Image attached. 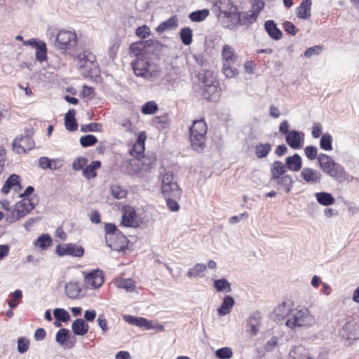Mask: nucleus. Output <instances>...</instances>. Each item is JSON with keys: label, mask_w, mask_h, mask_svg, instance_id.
<instances>
[{"label": "nucleus", "mask_w": 359, "mask_h": 359, "mask_svg": "<svg viewBox=\"0 0 359 359\" xmlns=\"http://www.w3.org/2000/svg\"><path fill=\"white\" fill-rule=\"evenodd\" d=\"M157 44V41H146L133 43L130 46V52L137 57L132 62L134 73L137 76L147 79L156 80L161 77L159 67L147 56V46Z\"/></svg>", "instance_id": "obj_1"}, {"label": "nucleus", "mask_w": 359, "mask_h": 359, "mask_svg": "<svg viewBox=\"0 0 359 359\" xmlns=\"http://www.w3.org/2000/svg\"><path fill=\"white\" fill-rule=\"evenodd\" d=\"M315 318L305 306H298L290 312L285 325L292 330L300 327H309L314 325Z\"/></svg>", "instance_id": "obj_2"}, {"label": "nucleus", "mask_w": 359, "mask_h": 359, "mask_svg": "<svg viewBox=\"0 0 359 359\" xmlns=\"http://www.w3.org/2000/svg\"><path fill=\"white\" fill-rule=\"evenodd\" d=\"M318 161L320 168L330 177L338 180L343 181L346 178L344 168L336 163L330 156L325 154H320L318 156Z\"/></svg>", "instance_id": "obj_3"}, {"label": "nucleus", "mask_w": 359, "mask_h": 359, "mask_svg": "<svg viewBox=\"0 0 359 359\" xmlns=\"http://www.w3.org/2000/svg\"><path fill=\"white\" fill-rule=\"evenodd\" d=\"M161 190L164 197H173L178 198L181 196V190L175 180L173 172L167 169H162L160 172Z\"/></svg>", "instance_id": "obj_4"}, {"label": "nucleus", "mask_w": 359, "mask_h": 359, "mask_svg": "<svg viewBox=\"0 0 359 359\" xmlns=\"http://www.w3.org/2000/svg\"><path fill=\"white\" fill-rule=\"evenodd\" d=\"M190 141L193 149L196 151L202 150L205 145L207 125L201 119L194 121L189 129Z\"/></svg>", "instance_id": "obj_5"}, {"label": "nucleus", "mask_w": 359, "mask_h": 359, "mask_svg": "<svg viewBox=\"0 0 359 359\" xmlns=\"http://www.w3.org/2000/svg\"><path fill=\"white\" fill-rule=\"evenodd\" d=\"M201 95L206 100L215 99L218 93V81L212 72L206 71L199 74Z\"/></svg>", "instance_id": "obj_6"}, {"label": "nucleus", "mask_w": 359, "mask_h": 359, "mask_svg": "<svg viewBox=\"0 0 359 359\" xmlns=\"http://www.w3.org/2000/svg\"><path fill=\"white\" fill-rule=\"evenodd\" d=\"M78 38L73 30H60L56 36L55 46L58 49H72L76 46Z\"/></svg>", "instance_id": "obj_7"}, {"label": "nucleus", "mask_w": 359, "mask_h": 359, "mask_svg": "<svg viewBox=\"0 0 359 359\" xmlns=\"http://www.w3.org/2000/svg\"><path fill=\"white\" fill-rule=\"evenodd\" d=\"M34 207L35 204L30 198H24L15 205V208L8 219L10 222H15L31 212Z\"/></svg>", "instance_id": "obj_8"}, {"label": "nucleus", "mask_w": 359, "mask_h": 359, "mask_svg": "<svg viewBox=\"0 0 359 359\" xmlns=\"http://www.w3.org/2000/svg\"><path fill=\"white\" fill-rule=\"evenodd\" d=\"M79 60V68L85 76H88L93 73V70L96 68L95 63V55L88 50H83L76 55Z\"/></svg>", "instance_id": "obj_9"}, {"label": "nucleus", "mask_w": 359, "mask_h": 359, "mask_svg": "<svg viewBox=\"0 0 359 359\" xmlns=\"http://www.w3.org/2000/svg\"><path fill=\"white\" fill-rule=\"evenodd\" d=\"M156 163V158L151 156H143L141 160L130 161L131 168L128 170L130 175H136L140 177L143 176V171H147L152 168Z\"/></svg>", "instance_id": "obj_10"}, {"label": "nucleus", "mask_w": 359, "mask_h": 359, "mask_svg": "<svg viewBox=\"0 0 359 359\" xmlns=\"http://www.w3.org/2000/svg\"><path fill=\"white\" fill-rule=\"evenodd\" d=\"M121 224L126 227H136L139 224L136 211L130 205H125L122 208Z\"/></svg>", "instance_id": "obj_11"}, {"label": "nucleus", "mask_w": 359, "mask_h": 359, "mask_svg": "<svg viewBox=\"0 0 359 359\" xmlns=\"http://www.w3.org/2000/svg\"><path fill=\"white\" fill-rule=\"evenodd\" d=\"M299 176L302 181L309 184H319L322 180V174L318 170L309 167L303 168Z\"/></svg>", "instance_id": "obj_12"}, {"label": "nucleus", "mask_w": 359, "mask_h": 359, "mask_svg": "<svg viewBox=\"0 0 359 359\" xmlns=\"http://www.w3.org/2000/svg\"><path fill=\"white\" fill-rule=\"evenodd\" d=\"M128 240L126 236L121 233H118L115 236L107 237V241H106L107 245L111 250L115 251H124L128 248Z\"/></svg>", "instance_id": "obj_13"}, {"label": "nucleus", "mask_w": 359, "mask_h": 359, "mask_svg": "<svg viewBox=\"0 0 359 359\" xmlns=\"http://www.w3.org/2000/svg\"><path fill=\"white\" fill-rule=\"evenodd\" d=\"M56 252L58 255H71L80 257L83 255V249L76 244H62L57 246Z\"/></svg>", "instance_id": "obj_14"}, {"label": "nucleus", "mask_w": 359, "mask_h": 359, "mask_svg": "<svg viewBox=\"0 0 359 359\" xmlns=\"http://www.w3.org/2000/svg\"><path fill=\"white\" fill-rule=\"evenodd\" d=\"M85 284L86 287L90 289H96L100 287L104 283V276L102 271L94 270L85 276Z\"/></svg>", "instance_id": "obj_15"}, {"label": "nucleus", "mask_w": 359, "mask_h": 359, "mask_svg": "<svg viewBox=\"0 0 359 359\" xmlns=\"http://www.w3.org/2000/svg\"><path fill=\"white\" fill-rule=\"evenodd\" d=\"M341 335L348 340L359 338V325L353 320L347 322L340 331Z\"/></svg>", "instance_id": "obj_16"}, {"label": "nucleus", "mask_w": 359, "mask_h": 359, "mask_svg": "<svg viewBox=\"0 0 359 359\" xmlns=\"http://www.w3.org/2000/svg\"><path fill=\"white\" fill-rule=\"evenodd\" d=\"M262 323V316L259 312L252 313L247 320L246 330L251 336L257 334Z\"/></svg>", "instance_id": "obj_17"}, {"label": "nucleus", "mask_w": 359, "mask_h": 359, "mask_svg": "<svg viewBox=\"0 0 359 359\" xmlns=\"http://www.w3.org/2000/svg\"><path fill=\"white\" fill-rule=\"evenodd\" d=\"M285 141L292 149H300L304 143V134L297 130L290 131L285 137Z\"/></svg>", "instance_id": "obj_18"}, {"label": "nucleus", "mask_w": 359, "mask_h": 359, "mask_svg": "<svg viewBox=\"0 0 359 359\" xmlns=\"http://www.w3.org/2000/svg\"><path fill=\"white\" fill-rule=\"evenodd\" d=\"M292 311L290 304L286 302H282L274 308L273 315L276 320L280 321L283 318H289V315Z\"/></svg>", "instance_id": "obj_19"}, {"label": "nucleus", "mask_w": 359, "mask_h": 359, "mask_svg": "<svg viewBox=\"0 0 359 359\" xmlns=\"http://www.w3.org/2000/svg\"><path fill=\"white\" fill-rule=\"evenodd\" d=\"M221 57L222 64L235 63L238 57L233 48L229 44L223 46Z\"/></svg>", "instance_id": "obj_20"}, {"label": "nucleus", "mask_w": 359, "mask_h": 359, "mask_svg": "<svg viewBox=\"0 0 359 359\" xmlns=\"http://www.w3.org/2000/svg\"><path fill=\"white\" fill-rule=\"evenodd\" d=\"M11 189H13L15 192H18L21 189L19 176L15 174L11 175L7 179L1 191L4 194H7Z\"/></svg>", "instance_id": "obj_21"}, {"label": "nucleus", "mask_w": 359, "mask_h": 359, "mask_svg": "<svg viewBox=\"0 0 359 359\" xmlns=\"http://www.w3.org/2000/svg\"><path fill=\"white\" fill-rule=\"evenodd\" d=\"M311 0H302L300 5L296 9V14L299 18L307 20L311 17Z\"/></svg>", "instance_id": "obj_22"}, {"label": "nucleus", "mask_w": 359, "mask_h": 359, "mask_svg": "<svg viewBox=\"0 0 359 359\" xmlns=\"http://www.w3.org/2000/svg\"><path fill=\"white\" fill-rule=\"evenodd\" d=\"M273 181H275L278 189L284 190L286 193H289L292 187L293 180L290 175H285L279 178H276Z\"/></svg>", "instance_id": "obj_23"}, {"label": "nucleus", "mask_w": 359, "mask_h": 359, "mask_svg": "<svg viewBox=\"0 0 359 359\" xmlns=\"http://www.w3.org/2000/svg\"><path fill=\"white\" fill-rule=\"evenodd\" d=\"M285 164L287 169L293 172H297L302 168V158L298 154H295L293 156L287 157Z\"/></svg>", "instance_id": "obj_24"}, {"label": "nucleus", "mask_w": 359, "mask_h": 359, "mask_svg": "<svg viewBox=\"0 0 359 359\" xmlns=\"http://www.w3.org/2000/svg\"><path fill=\"white\" fill-rule=\"evenodd\" d=\"M285 164L279 161H275L271 166V178L270 182H273L276 178H279L284 175L286 172Z\"/></svg>", "instance_id": "obj_25"}, {"label": "nucleus", "mask_w": 359, "mask_h": 359, "mask_svg": "<svg viewBox=\"0 0 359 359\" xmlns=\"http://www.w3.org/2000/svg\"><path fill=\"white\" fill-rule=\"evenodd\" d=\"M101 167V162L94 161L83 170V176L88 180L95 178L97 176L96 170Z\"/></svg>", "instance_id": "obj_26"}, {"label": "nucleus", "mask_w": 359, "mask_h": 359, "mask_svg": "<svg viewBox=\"0 0 359 359\" xmlns=\"http://www.w3.org/2000/svg\"><path fill=\"white\" fill-rule=\"evenodd\" d=\"M235 304L233 298L231 296H226L222 302L221 306L217 309L219 316H224L229 313Z\"/></svg>", "instance_id": "obj_27"}, {"label": "nucleus", "mask_w": 359, "mask_h": 359, "mask_svg": "<svg viewBox=\"0 0 359 359\" xmlns=\"http://www.w3.org/2000/svg\"><path fill=\"white\" fill-rule=\"evenodd\" d=\"M65 292L67 295L72 299L79 297L81 288L80 284L76 281H71L66 284Z\"/></svg>", "instance_id": "obj_28"}, {"label": "nucleus", "mask_w": 359, "mask_h": 359, "mask_svg": "<svg viewBox=\"0 0 359 359\" xmlns=\"http://www.w3.org/2000/svg\"><path fill=\"white\" fill-rule=\"evenodd\" d=\"M264 27L269 35L275 40H278L282 37L281 31L278 29L273 20H267L264 23Z\"/></svg>", "instance_id": "obj_29"}, {"label": "nucleus", "mask_w": 359, "mask_h": 359, "mask_svg": "<svg viewBox=\"0 0 359 359\" xmlns=\"http://www.w3.org/2000/svg\"><path fill=\"white\" fill-rule=\"evenodd\" d=\"M74 333L76 335L83 336L88 331V325L84 320L79 318L74 320L72 325Z\"/></svg>", "instance_id": "obj_30"}, {"label": "nucleus", "mask_w": 359, "mask_h": 359, "mask_svg": "<svg viewBox=\"0 0 359 359\" xmlns=\"http://www.w3.org/2000/svg\"><path fill=\"white\" fill-rule=\"evenodd\" d=\"M178 25V20L176 16L170 18L166 21L161 22L156 29L158 32H163L166 30L175 29Z\"/></svg>", "instance_id": "obj_31"}, {"label": "nucleus", "mask_w": 359, "mask_h": 359, "mask_svg": "<svg viewBox=\"0 0 359 359\" xmlns=\"http://www.w3.org/2000/svg\"><path fill=\"white\" fill-rule=\"evenodd\" d=\"M75 114L76 111L74 109H69L65 114V126L69 131H75L77 130L78 126L75 119Z\"/></svg>", "instance_id": "obj_32"}, {"label": "nucleus", "mask_w": 359, "mask_h": 359, "mask_svg": "<svg viewBox=\"0 0 359 359\" xmlns=\"http://www.w3.org/2000/svg\"><path fill=\"white\" fill-rule=\"evenodd\" d=\"M316 201L320 205L329 206L334 203L335 199L332 195L327 192H318L315 194Z\"/></svg>", "instance_id": "obj_33"}, {"label": "nucleus", "mask_w": 359, "mask_h": 359, "mask_svg": "<svg viewBox=\"0 0 359 359\" xmlns=\"http://www.w3.org/2000/svg\"><path fill=\"white\" fill-rule=\"evenodd\" d=\"M271 151V145L269 143H258L255 147V153L258 158L266 157Z\"/></svg>", "instance_id": "obj_34"}, {"label": "nucleus", "mask_w": 359, "mask_h": 359, "mask_svg": "<svg viewBox=\"0 0 359 359\" xmlns=\"http://www.w3.org/2000/svg\"><path fill=\"white\" fill-rule=\"evenodd\" d=\"M213 286L218 292L228 293L231 291V283L226 278L214 280Z\"/></svg>", "instance_id": "obj_35"}, {"label": "nucleus", "mask_w": 359, "mask_h": 359, "mask_svg": "<svg viewBox=\"0 0 359 359\" xmlns=\"http://www.w3.org/2000/svg\"><path fill=\"white\" fill-rule=\"evenodd\" d=\"M115 284L118 288L124 289L127 292H133L135 288V283L130 278H118L115 280Z\"/></svg>", "instance_id": "obj_36"}, {"label": "nucleus", "mask_w": 359, "mask_h": 359, "mask_svg": "<svg viewBox=\"0 0 359 359\" xmlns=\"http://www.w3.org/2000/svg\"><path fill=\"white\" fill-rule=\"evenodd\" d=\"M207 266L203 264H196L187 271V276L190 278H196L198 276H203V273L206 270Z\"/></svg>", "instance_id": "obj_37"}, {"label": "nucleus", "mask_w": 359, "mask_h": 359, "mask_svg": "<svg viewBox=\"0 0 359 359\" xmlns=\"http://www.w3.org/2000/svg\"><path fill=\"white\" fill-rule=\"evenodd\" d=\"M257 17L258 15L250 10L245 13L242 17H239L238 21L242 25H249L255 22Z\"/></svg>", "instance_id": "obj_38"}, {"label": "nucleus", "mask_w": 359, "mask_h": 359, "mask_svg": "<svg viewBox=\"0 0 359 359\" xmlns=\"http://www.w3.org/2000/svg\"><path fill=\"white\" fill-rule=\"evenodd\" d=\"M208 9H203L194 11L189 14V18L194 22H201L204 20L209 15Z\"/></svg>", "instance_id": "obj_39"}, {"label": "nucleus", "mask_w": 359, "mask_h": 359, "mask_svg": "<svg viewBox=\"0 0 359 359\" xmlns=\"http://www.w3.org/2000/svg\"><path fill=\"white\" fill-rule=\"evenodd\" d=\"M52 243V239L48 234H43L39 236L35 241L34 244L39 248L44 250L50 246Z\"/></svg>", "instance_id": "obj_40"}, {"label": "nucleus", "mask_w": 359, "mask_h": 359, "mask_svg": "<svg viewBox=\"0 0 359 359\" xmlns=\"http://www.w3.org/2000/svg\"><path fill=\"white\" fill-rule=\"evenodd\" d=\"M192 30L189 27H184L181 29L180 31V38L182 41V43L186 45L189 46L192 42Z\"/></svg>", "instance_id": "obj_41"}, {"label": "nucleus", "mask_w": 359, "mask_h": 359, "mask_svg": "<svg viewBox=\"0 0 359 359\" xmlns=\"http://www.w3.org/2000/svg\"><path fill=\"white\" fill-rule=\"evenodd\" d=\"M233 64H222V72L226 78H233L238 74L237 69L232 66Z\"/></svg>", "instance_id": "obj_42"}, {"label": "nucleus", "mask_w": 359, "mask_h": 359, "mask_svg": "<svg viewBox=\"0 0 359 359\" xmlns=\"http://www.w3.org/2000/svg\"><path fill=\"white\" fill-rule=\"evenodd\" d=\"M332 137L328 133H324L320 139V148L325 151H330L332 149Z\"/></svg>", "instance_id": "obj_43"}, {"label": "nucleus", "mask_w": 359, "mask_h": 359, "mask_svg": "<svg viewBox=\"0 0 359 359\" xmlns=\"http://www.w3.org/2000/svg\"><path fill=\"white\" fill-rule=\"evenodd\" d=\"M158 109L157 104L154 101H149L142 106V112L144 114H154Z\"/></svg>", "instance_id": "obj_44"}, {"label": "nucleus", "mask_w": 359, "mask_h": 359, "mask_svg": "<svg viewBox=\"0 0 359 359\" xmlns=\"http://www.w3.org/2000/svg\"><path fill=\"white\" fill-rule=\"evenodd\" d=\"M97 139L93 135H86L81 137L80 143L83 147H87L95 144Z\"/></svg>", "instance_id": "obj_45"}, {"label": "nucleus", "mask_w": 359, "mask_h": 359, "mask_svg": "<svg viewBox=\"0 0 359 359\" xmlns=\"http://www.w3.org/2000/svg\"><path fill=\"white\" fill-rule=\"evenodd\" d=\"M102 130V126L98 123H90L81 126V130L83 133L87 132H100Z\"/></svg>", "instance_id": "obj_46"}, {"label": "nucleus", "mask_w": 359, "mask_h": 359, "mask_svg": "<svg viewBox=\"0 0 359 359\" xmlns=\"http://www.w3.org/2000/svg\"><path fill=\"white\" fill-rule=\"evenodd\" d=\"M215 355L219 359H229L233 356V352L231 348L223 347L216 351Z\"/></svg>", "instance_id": "obj_47"}, {"label": "nucleus", "mask_w": 359, "mask_h": 359, "mask_svg": "<svg viewBox=\"0 0 359 359\" xmlns=\"http://www.w3.org/2000/svg\"><path fill=\"white\" fill-rule=\"evenodd\" d=\"M123 320L129 324L142 327L143 320L142 317H135L130 315H125L123 316Z\"/></svg>", "instance_id": "obj_48"}, {"label": "nucleus", "mask_w": 359, "mask_h": 359, "mask_svg": "<svg viewBox=\"0 0 359 359\" xmlns=\"http://www.w3.org/2000/svg\"><path fill=\"white\" fill-rule=\"evenodd\" d=\"M111 193L113 197L117 199H121L126 196L127 192L118 185H112L111 187Z\"/></svg>", "instance_id": "obj_49"}, {"label": "nucleus", "mask_w": 359, "mask_h": 359, "mask_svg": "<svg viewBox=\"0 0 359 359\" xmlns=\"http://www.w3.org/2000/svg\"><path fill=\"white\" fill-rule=\"evenodd\" d=\"M28 141H29V139L27 137L22 138L20 141L15 139L13 144L14 151L18 154L25 153L26 149L24 147V144Z\"/></svg>", "instance_id": "obj_50"}, {"label": "nucleus", "mask_w": 359, "mask_h": 359, "mask_svg": "<svg viewBox=\"0 0 359 359\" xmlns=\"http://www.w3.org/2000/svg\"><path fill=\"white\" fill-rule=\"evenodd\" d=\"M53 314L57 320L62 322H67L70 318L69 313L63 309H54Z\"/></svg>", "instance_id": "obj_51"}, {"label": "nucleus", "mask_w": 359, "mask_h": 359, "mask_svg": "<svg viewBox=\"0 0 359 359\" xmlns=\"http://www.w3.org/2000/svg\"><path fill=\"white\" fill-rule=\"evenodd\" d=\"M47 48L46 45L43 42L36 48V59L39 62H43L46 59Z\"/></svg>", "instance_id": "obj_52"}, {"label": "nucleus", "mask_w": 359, "mask_h": 359, "mask_svg": "<svg viewBox=\"0 0 359 359\" xmlns=\"http://www.w3.org/2000/svg\"><path fill=\"white\" fill-rule=\"evenodd\" d=\"M12 296L13 299L9 300L8 302V304L10 308L14 309L18 306V302L17 301L22 298V292L20 290H16L14 291V292L12 293Z\"/></svg>", "instance_id": "obj_53"}, {"label": "nucleus", "mask_w": 359, "mask_h": 359, "mask_svg": "<svg viewBox=\"0 0 359 359\" xmlns=\"http://www.w3.org/2000/svg\"><path fill=\"white\" fill-rule=\"evenodd\" d=\"M104 230H105V241H107V237H111V238L116 236V233H120L116 226L114 224L108 223L106 224L104 226Z\"/></svg>", "instance_id": "obj_54"}, {"label": "nucleus", "mask_w": 359, "mask_h": 359, "mask_svg": "<svg viewBox=\"0 0 359 359\" xmlns=\"http://www.w3.org/2000/svg\"><path fill=\"white\" fill-rule=\"evenodd\" d=\"M69 331L67 329H60L56 334L55 340L60 344H64L68 338Z\"/></svg>", "instance_id": "obj_55"}, {"label": "nucleus", "mask_w": 359, "mask_h": 359, "mask_svg": "<svg viewBox=\"0 0 359 359\" xmlns=\"http://www.w3.org/2000/svg\"><path fill=\"white\" fill-rule=\"evenodd\" d=\"M29 342L27 339L20 337L18 339V351L20 353H24L29 348Z\"/></svg>", "instance_id": "obj_56"}, {"label": "nucleus", "mask_w": 359, "mask_h": 359, "mask_svg": "<svg viewBox=\"0 0 359 359\" xmlns=\"http://www.w3.org/2000/svg\"><path fill=\"white\" fill-rule=\"evenodd\" d=\"M87 163V159L84 157H79L75 159L72 163V168L74 170H83L84 166Z\"/></svg>", "instance_id": "obj_57"}, {"label": "nucleus", "mask_w": 359, "mask_h": 359, "mask_svg": "<svg viewBox=\"0 0 359 359\" xmlns=\"http://www.w3.org/2000/svg\"><path fill=\"white\" fill-rule=\"evenodd\" d=\"M283 27L285 32L291 35H295L298 32V29L291 22L286 21L283 24Z\"/></svg>", "instance_id": "obj_58"}, {"label": "nucleus", "mask_w": 359, "mask_h": 359, "mask_svg": "<svg viewBox=\"0 0 359 359\" xmlns=\"http://www.w3.org/2000/svg\"><path fill=\"white\" fill-rule=\"evenodd\" d=\"M305 154L310 160H314L318 155V150L316 147L308 146L304 149Z\"/></svg>", "instance_id": "obj_59"}, {"label": "nucleus", "mask_w": 359, "mask_h": 359, "mask_svg": "<svg viewBox=\"0 0 359 359\" xmlns=\"http://www.w3.org/2000/svg\"><path fill=\"white\" fill-rule=\"evenodd\" d=\"M279 339L276 336L272 337L265 344L264 349L266 351H271L277 346Z\"/></svg>", "instance_id": "obj_60"}, {"label": "nucleus", "mask_w": 359, "mask_h": 359, "mask_svg": "<svg viewBox=\"0 0 359 359\" xmlns=\"http://www.w3.org/2000/svg\"><path fill=\"white\" fill-rule=\"evenodd\" d=\"M264 3L262 0H254L252 4V9L255 13L259 15L260 11L264 8Z\"/></svg>", "instance_id": "obj_61"}, {"label": "nucleus", "mask_w": 359, "mask_h": 359, "mask_svg": "<svg viewBox=\"0 0 359 359\" xmlns=\"http://www.w3.org/2000/svg\"><path fill=\"white\" fill-rule=\"evenodd\" d=\"M166 199V204L168 209L171 211H177L180 209V205L172 197H164Z\"/></svg>", "instance_id": "obj_62"}, {"label": "nucleus", "mask_w": 359, "mask_h": 359, "mask_svg": "<svg viewBox=\"0 0 359 359\" xmlns=\"http://www.w3.org/2000/svg\"><path fill=\"white\" fill-rule=\"evenodd\" d=\"M248 216H249L248 213L247 212H244L240 214L239 215L231 217L229 219V223L230 224H235L236 223H238L239 222H241L243 219H247L248 217Z\"/></svg>", "instance_id": "obj_63"}, {"label": "nucleus", "mask_w": 359, "mask_h": 359, "mask_svg": "<svg viewBox=\"0 0 359 359\" xmlns=\"http://www.w3.org/2000/svg\"><path fill=\"white\" fill-rule=\"evenodd\" d=\"M149 28L147 25H143L136 29V34L142 39H145L149 36Z\"/></svg>", "instance_id": "obj_64"}]
</instances>
